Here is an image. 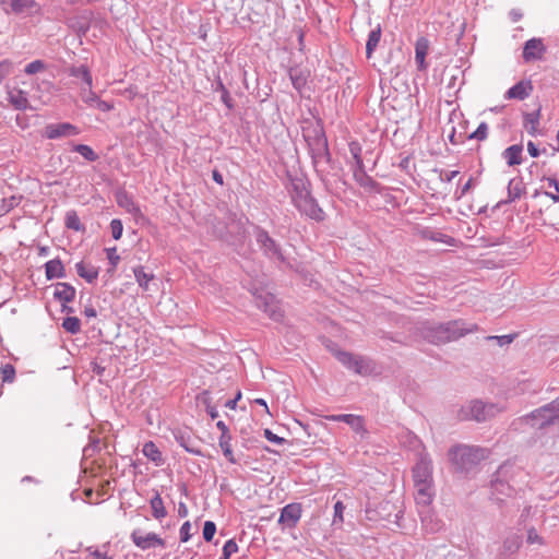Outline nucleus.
I'll return each mask as SVG.
<instances>
[{
  "instance_id": "f257e3e1",
  "label": "nucleus",
  "mask_w": 559,
  "mask_h": 559,
  "mask_svg": "<svg viewBox=\"0 0 559 559\" xmlns=\"http://www.w3.org/2000/svg\"><path fill=\"white\" fill-rule=\"evenodd\" d=\"M478 326L474 323H466L463 320H454L441 324H425L421 329V335L432 344H443L455 341L468 333L477 331Z\"/></svg>"
},
{
  "instance_id": "f03ea898",
  "label": "nucleus",
  "mask_w": 559,
  "mask_h": 559,
  "mask_svg": "<svg viewBox=\"0 0 559 559\" xmlns=\"http://www.w3.org/2000/svg\"><path fill=\"white\" fill-rule=\"evenodd\" d=\"M450 461L462 471H468L487 457V450L472 445H456L449 450Z\"/></svg>"
},
{
  "instance_id": "7ed1b4c3",
  "label": "nucleus",
  "mask_w": 559,
  "mask_h": 559,
  "mask_svg": "<svg viewBox=\"0 0 559 559\" xmlns=\"http://www.w3.org/2000/svg\"><path fill=\"white\" fill-rule=\"evenodd\" d=\"M501 411L502 407L496 404H486L479 400H474L463 405L457 416L462 420L485 421Z\"/></svg>"
},
{
  "instance_id": "20e7f679",
  "label": "nucleus",
  "mask_w": 559,
  "mask_h": 559,
  "mask_svg": "<svg viewBox=\"0 0 559 559\" xmlns=\"http://www.w3.org/2000/svg\"><path fill=\"white\" fill-rule=\"evenodd\" d=\"M309 151L312 157V162L316 167L330 162V153L328 147V140L322 129L314 130V135H305Z\"/></svg>"
},
{
  "instance_id": "39448f33",
  "label": "nucleus",
  "mask_w": 559,
  "mask_h": 559,
  "mask_svg": "<svg viewBox=\"0 0 559 559\" xmlns=\"http://www.w3.org/2000/svg\"><path fill=\"white\" fill-rule=\"evenodd\" d=\"M559 419V399L533 411L525 417L533 427L543 428Z\"/></svg>"
},
{
  "instance_id": "423d86ee",
  "label": "nucleus",
  "mask_w": 559,
  "mask_h": 559,
  "mask_svg": "<svg viewBox=\"0 0 559 559\" xmlns=\"http://www.w3.org/2000/svg\"><path fill=\"white\" fill-rule=\"evenodd\" d=\"M254 236L257 243L266 257L284 261L280 246L273 238L270 237L266 230L262 229L261 227H255Z\"/></svg>"
},
{
  "instance_id": "0eeeda50",
  "label": "nucleus",
  "mask_w": 559,
  "mask_h": 559,
  "mask_svg": "<svg viewBox=\"0 0 559 559\" xmlns=\"http://www.w3.org/2000/svg\"><path fill=\"white\" fill-rule=\"evenodd\" d=\"M336 358L348 369L354 370L358 374L366 376L372 371L371 362L360 356H355L347 352H337Z\"/></svg>"
},
{
  "instance_id": "6e6552de",
  "label": "nucleus",
  "mask_w": 559,
  "mask_h": 559,
  "mask_svg": "<svg viewBox=\"0 0 559 559\" xmlns=\"http://www.w3.org/2000/svg\"><path fill=\"white\" fill-rule=\"evenodd\" d=\"M413 481L414 484L433 483L432 461L427 453H421L413 467Z\"/></svg>"
},
{
  "instance_id": "1a4fd4ad",
  "label": "nucleus",
  "mask_w": 559,
  "mask_h": 559,
  "mask_svg": "<svg viewBox=\"0 0 559 559\" xmlns=\"http://www.w3.org/2000/svg\"><path fill=\"white\" fill-rule=\"evenodd\" d=\"M133 544L142 549L147 550L155 547H165V540L155 533H144L141 530H134L131 533Z\"/></svg>"
},
{
  "instance_id": "9d476101",
  "label": "nucleus",
  "mask_w": 559,
  "mask_h": 559,
  "mask_svg": "<svg viewBox=\"0 0 559 559\" xmlns=\"http://www.w3.org/2000/svg\"><path fill=\"white\" fill-rule=\"evenodd\" d=\"M546 51L547 47L544 44V40L542 38L534 37L525 41L522 57L526 63L540 61L543 60Z\"/></svg>"
},
{
  "instance_id": "9b49d317",
  "label": "nucleus",
  "mask_w": 559,
  "mask_h": 559,
  "mask_svg": "<svg viewBox=\"0 0 559 559\" xmlns=\"http://www.w3.org/2000/svg\"><path fill=\"white\" fill-rule=\"evenodd\" d=\"M7 13L34 14L39 11V4L35 0H1Z\"/></svg>"
},
{
  "instance_id": "f8f14e48",
  "label": "nucleus",
  "mask_w": 559,
  "mask_h": 559,
  "mask_svg": "<svg viewBox=\"0 0 559 559\" xmlns=\"http://www.w3.org/2000/svg\"><path fill=\"white\" fill-rule=\"evenodd\" d=\"M295 206L301 215H305L316 222H322L325 217L324 211L319 206L317 200L311 195V193Z\"/></svg>"
},
{
  "instance_id": "ddd939ff",
  "label": "nucleus",
  "mask_w": 559,
  "mask_h": 559,
  "mask_svg": "<svg viewBox=\"0 0 559 559\" xmlns=\"http://www.w3.org/2000/svg\"><path fill=\"white\" fill-rule=\"evenodd\" d=\"M286 189L294 205L311 193L310 183L304 177H289V182L286 186Z\"/></svg>"
},
{
  "instance_id": "4468645a",
  "label": "nucleus",
  "mask_w": 559,
  "mask_h": 559,
  "mask_svg": "<svg viewBox=\"0 0 559 559\" xmlns=\"http://www.w3.org/2000/svg\"><path fill=\"white\" fill-rule=\"evenodd\" d=\"M79 133V128L69 122L50 123L45 127L44 136L53 140L64 136H74Z\"/></svg>"
},
{
  "instance_id": "2eb2a0df",
  "label": "nucleus",
  "mask_w": 559,
  "mask_h": 559,
  "mask_svg": "<svg viewBox=\"0 0 559 559\" xmlns=\"http://www.w3.org/2000/svg\"><path fill=\"white\" fill-rule=\"evenodd\" d=\"M421 527L426 533L435 534L443 530L444 523L428 508L419 510Z\"/></svg>"
},
{
  "instance_id": "dca6fc26",
  "label": "nucleus",
  "mask_w": 559,
  "mask_h": 559,
  "mask_svg": "<svg viewBox=\"0 0 559 559\" xmlns=\"http://www.w3.org/2000/svg\"><path fill=\"white\" fill-rule=\"evenodd\" d=\"M415 501L420 508H428L435 497L433 483H418L414 484Z\"/></svg>"
},
{
  "instance_id": "f3484780",
  "label": "nucleus",
  "mask_w": 559,
  "mask_h": 559,
  "mask_svg": "<svg viewBox=\"0 0 559 559\" xmlns=\"http://www.w3.org/2000/svg\"><path fill=\"white\" fill-rule=\"evenodd\" d=\"M326 420L330 421H342L347 424L356 433H365V424L364 418L359 415L354 414H338V415H328L325 416Z\"/></svg>"
},
{
  "instance_id": "a211bd4d",
  "label": "nucleus",
  "mask_w": 559,
  "mask_h": 559,
  "mask_svg": "<svg viewBox=\"0 0 559 559\" xmlns=\"http://www.w3.org/2000/svg\"><path fill=\"white\" fill-rule=\"evenodd\" d=\"M8 102L16 110L33 109L28 102V94L20 87L8 88Z\"/></svg>"
},
{
  "instance_id": "6ab92c4d",
  "label": "nucleus",
  "mask_w": 559,
  "mask_h": 559,
  "mask_svg": "<svg viewBox=\"0 0 559 559\" xmlns=\"http://www.w3.org/2000/svg\"><path fill=\"white\" fill-rule=\"evenodd\" d=\"M301 518V506L299 503H290L285 506L278 519V523L288 527H294Z\"/></svg>"
},
{
  "instance_id": "aec40b11",
  "label": "nucleus",
  "mask_w": 559,
  "mask_h": 559,
  "mask_svg": "<svg viewBox=\"0 0 559 559\" xmlns=\"http://www.w3.org/2000/svg\"><path fill=\"white\" fill-rule=\"evenodd\" d=\"M353 177L355 181L362 188L369 190V191H378V182L374 181L365 170V165H361L360 167H353Z\"/></svg>"
},
{
  "instance_id": "412c9836",
  "label": "nucleus",
  "mask_w": 559,
  "mask_h": 559,
  "mask_svg": "<svg viewBox=\"0 0 559 559\" xmlns=\"http://www.w3.org/2000/svg\"><path fill=\"white\" fill-rule=\"evenodd\" d=\"M525 193V185L521 177L512 178L508 183V198L501 203L508 204L519 200Z\"/></svg>"
},
{
  "instance_id": "4be33fe9",
  "label": "nucleus",
  "mask_w": 559,
  "mask_h": 559,
  "mask_svg": "<svg viewBox=\"0 0 559 559\" xmlns=\"http://www.w3.org/2000/svg\"><path fill=\"white\" fill-rule=\"evenodd\" d=\"M429 51V40L426 37H419L415 44V61L418 70H426V56Z\"/></svg>"
},
{
  "instance_id": "5701e85b",
  "label": "nucleus",
  "mask_w": 559,
  "mask_h": 559,
  "mask_svg": "<svg viewBox=\"0 0 559 559\" xmlns=\"http://www.w3.org/2000/svg\"><path fill=\"white\" fill-rule=\"evenodd\" d=\"M533 87L530 82L521 81L510 87L506 94L508 99H520L523 100L530 96Z\"/></svg>"
},
{
  "instance_id": "b1692460",
  "label": "nucleus",
  "mask_w": 559,
  "mask_h": 559,
  "mask_svg": "<svg viewBox=\"0 0 559 559\" xmlns=\"http://www.w3.org/2000/svg\"><path fill=\"white\" fill-rule=\"evenodd\" d=\"M53 297L62 304L70 302L75 297V288L68 283H57Z\"/></svg>"
},
{
  "instance_id": "393cba45",
  "label": "nucleus",
  "mask_w": 559,
  "mask_h": 559,
  "mask_svg": "<svg viewBox=\"0 0 559 559\" xmlns=\"http://www.w3.org/2000/svg\"><path fill=\"white\" fill-rule=\"evenodd\" d=\"M47 280L62 278L66 276L64 266L60 259H52L45 263Z\"/></svg>"
},
{
  "instance_id": "a878e982",
  "label": "nucleus",
  "mask_w": 559,
  "mask_h": 559,
  "mask_svg": "<svg viewBox=\"0 0 559 559\" xmlns=\"http://www.w3.org/2000/svg\"><path fill=\"white\" fill-rule=\"evenodd\" d=\"M142 453L146 459L153 462L155 466H162L164 464L163 454L153 441L144 443Z\"/></svg>"
},
{
  "instance_id": "bb28decb",
  "label": "nucleus",
  "mask_w": 559,
  "mask_h": 559,
  "mask_svg": "<svg viewBox=\"0 0 559 559\" xmlns=\"http://www.w3.org/2000/svg\"><path fill=\"white\" fill-rule=\"evenodd\" d=\"M522 152H523L522 145L514 144V145L507 147L503 151L502 156L506 159L508 166H516L522 163Z\"/></svg>"
},
{
  "instance_id": "cd10ccee",
  "label": "nucleus",
  "mask_w": 559,
  "mask_h": 559,
  "mask_svg": "<svg viewBox=\"0 0 559 559\" xmlns=\"http://www.w3.org/2000/svg\"><path fill=\"white\" fill-rule=\"evenodd\" d=\"M257 305L259 308H262L264 310V312H266L269 314V317L272 318L273 320H275V321L281 320L282 313H281L278 307L276 306V304L274 302V298L272 296H266L263 299V302L259 298Z\"/></svg>"
},
{
  "instance_id": "c85d7f7f",
  "label": "nucleus",
  "mask_w": 559,
  "mask_h": 559,
  "mask_svg": "<svg viewBox=\"0 0 559 559\" xmlns=\"http://www.w3.org/2000/svg\"><path fill=\"white\" fill-rule=\"evenodd\" d=\"M117 203L120 207L124 209L128 213H130L134 216L141 213L138 204L126 192H120L117 195Z\"/></svg>"
},
{
  "instance_id": "c756f323",
  "label": "nucleus",
  "mask_w": 559,
  "mask_h": 559,
  "mask_svg": "<svg viewBox=\"0 0 559 559\" xmlns=\"http://www.w3.org/2000/svg\"><path fill=\"white\" fill-rule=\"evenodd\" d=\"M75 269L78 274L87 283H93L98 277V270L93 265L85 264L84 262H79L75 264Z\"/></svg>"
},
{
  "instance_id": "7c9ffc66",
  "label": "nucleus",
  "mask_w": 559,
  "mask_h": 559,
  "mask_svg": "<svg viewBox=\"0 0 559 559\" xmlns=\"http://www.w3.org/2000/svg\"><path fill=\"white\" fill-rule=\"evenodd\" d=\"M521 543L522 538L518 534L507 536L502 544V555L510 556L515 554L519 550Z\"/></svg>"
},
{
  "instance_id": "2f4dec72",
  "label": "nucleus",
  "mask_w": 559,
  "mask_h": 559,
  "mask_svg": "<svg viewBox=\"0 0 559 559\" xmlns=\"http://www.w3.org/2000/svg\"><path fill=\"white\" fill-rule=\"evenodd\" d=\"M150 506L152 509V515L156 520H162L167 515L164 501L158 492H155L154 497H152V499L150 500Z\"/></svg>"
},
{
  "instance_id": "473e14b6",
  "label": "nucleus",
  "mask_w": 559,
  "mask_h": 559,
  "mask_svg": "<svg viewBox=\"0 0 559 559\" xmlns=\"http://www.w3.org/2000/svg\"><path fill=\"white\" fill-rule=\"evenodd\" d=\"M540 112L539 110L526 112L524 115L523 126L527 133L535 135L539 126Z\"/></svg>"
},
{
  "instance_id": "72a5a7b5",
  "label": "nucleus",
  "mask_w": 559,
  "mask_h": 559,
  "mask_svg": "<svg viewBox=\"0 0 559 559\" xmlns=\"http://www.w3.org/2000/svg\"><path fill=\"white\" fill-rule=\"evenodd\" d=\"M381 38V27L378 25L374 29H372L367 39L366 44V57L370 59L372 57L373 51L379 45Z\"/></svg>"
},
{
  "instance_id": "f704fd0d",
  "label": "nucleus",
  "mask_w": 559,
  "mask_h": 559,
  "mask_svg": "<svg viewBox=\"0 0 559 559\" xmlns=\"http://www.w3.org/2000/svg\"><path fill=\"white\" fill-rule=\"evenodd\" d=\"M69 74L71 76L81 79L86 84L87 87H92L93 78H92V74L86 66L72 67L69 70Z\"/></svg>"
},
{
  "instance_id": "c9c22d12",
  "label": "nucleus",
  "mask_w": 559,
  "mask_h": 559,
  "mask_svg": "<svg viewBox=\"0 0 559 559\" xmlns=\"http://www.w3.org/2000/svg\"><path fill=\"white\" fill-rule=\"evenodd\" d=\"M348 150H349V153H350V156L353 159V160L348 162V164L350 165V168L357 167V166L360 167L361 165H365L362 157H361L362 148L358 141L349 142Z\"/></svg>"
},
{
  "instance_id": "e433bc0d",
  "label": "nucleus",
  "mask_w": 559,
  "mask_h": 559,
  "mask_svg": "<svg viewBox=\"0 0 559 559\" xmlns=\"http://www.w3.org/2000/svg\"><path fill=\"white\" fill-rule=\"evenodd\" d=\"M133 273L139 286L144 290H148V283L154 278V274L145 272L143 266L135 267Z\"/></svg>"
},
{
  "instance_id": "4c0bfd02",
  "label": "nucleus",
  "mask_w": 559,
  "mask_h": 559,
  "mask_svg": "<svg viewBox=\"0 0 559 559\" xmlns=\"http://www.w3.org/2000/svg\"><path fill=\"white\" fill-rule=\"evenodd\" d=\"M218 444L223 451L224 456L228 460L229 463L236 464L237 461L234 456L231 449V435L230 436H221L218 439Z\"/></svg>"
},
{
  "instance_id": "58836bf2",
  "label": "nucleus",
  "mask_w": 559,
  "mask_h": 559,
  "mask_svg": "<svg viewBox=\"0 0 559 559\" xmlns=\"http://www.w3.org/2000/svg\"><path fill=\"white\" fill-rule=\"evenodd\" d=\"M64 224L67 228L73 229L75 231H81L84 229V226L82 225L80 217L78 216L75 211H68L66 213L64 217Z\"/></svg>"
},
{
  "instance_id": "ea45409f",
  "label": "nucleus",
  "mask_w": 559,
  "mask_h": 559,
  "mask_svg": "<svg viewBox=\"0 0 559 559\" xmlns=\"http://www.w3.org/2000/svg\"><path fill=\"white\" fill-rule=\"evenodd\" d=\"M72 150L81 154L88 162H95L98 158L97 154L88 145L75 144Z\"/></svg>"
},
{
  "instance_id": "a19ab883",
  "label": "nucleus",
  "mask_w": 559,
  "mask_h": 559,
  "mask_svg": "<svg viewBox=\"0 0 559 559\" xmlns=\"http://www.w3.org/2000/svg\"><path fill=\"white\" fill-rule=\"evenodd\" d=\"M62 328L71 334H76L80 332L81 321L76 317H67L62 322Z\"/></svg>"
},
{
  "instance_id": "79ce46f5",
  "label": "nucleus",
  "mask_w": 559,
  "mask_h": 559,
  "mask_svg": "<svg viewBox=\"0 0 559 559\" xmlns=\"http://www.w3.org/2000/svg\"><path fill=\"white\" fill-rule=\"evenodd\" d=\"M1 379L3 382H13L15 379V368L11 364H4L0 367Z\"/></svg>"
},
{
  "instance_id": "37998d69",
  "label": "nucleus",
  "mask_w": 559,
  "mask_h": 559,
  "mask_svg": "<svg viewBox=\"0 0 559 559\" xmlns=\"http://www.w3.org/2000/svg\"><path fill=\"white\" fill-rule=\"evenodd\" d=\"M548 188H554L556 193L545 192V195L550 198L554 202H559V181L556 178H546Z\"/></svg>"
},
{
  "instance_id": "c03bdc74",
  "label": "nucleus",
  "mask_w": 559,
  "mask_h": 559,
  "mask_svg": "<svg viewBox=\"0 0 559 559\" xmlns=\"http://www.w3.org/2000/svg\"><path fill=\"white\" fill-rule=\"evenodd\" d=\"M46 69V64L41 60H34L29 62L25 68L24 72L28 75L36 74L40 71H44Z\"/></svg>"
},
{
  "instance_id": "a18cd8bd",
  "label": "nucleus",
  "mask_w": 559,
  "mask_h": 559,
  "mask_svg": "<svg viewBox=\"0 0 559 559\" xmlns=\"http://www.w3.org/2000/svg\"><path fill=\"white\" fill-rule=\"evenodd\" d=\"M345 506L342 501H337L334 504V515H333V525H342L344 522V513Z\"/></svg>"
},
{
  "instance_id": "49530a36",
  "label": "nucleus",
  "mask_w": 559,
  "mask_h": 559,
  "mask_svg": "<svg viewBox=\"0 0 559 559\" xmlns=\"http://www.w3.org/2000/svg\"><path fill=\"white\" fill-rule=\"evenodd\" d=\"M492 490H493V495L496 496V499L501 500L497 495L500 492L510 495L512 491V488L508 484L497 480L492 484Z\"/></svg>"
},
{
  "instance_id": "de8ad7c7",
  "label": "nucleus",
  "mask_w": 559,
  "mask_h": 559,
  "mask_svg": "<svg viewBox=\"0 0 559 559\" xmlns=\"http://www.w3.org/2000/svg\"><path fill=\"white\" fill-rule=\"evenodd\" d=\"M80 96H81V99L82 102L86 105V106H91L92 103H94L96 100V98L98 97L93 91H92V87H86V88H82L81 90V93H80Z\"/></svg>"
},
{
  "instance_id": "09e8293b",
  "label": "nucleus",
  "mask_w": 559,
  "mask_h": 559,
  "mask_svg": "<svg viewBox=\"0 0 559 559\" xmlns=\"http://www.w3.org/2000/svg\"><path fill=\"white\" fill-rule=\"evenodd\" d=\"M289 76H290L294 87L298 91H301V88L306 85V78L301 73H298L295 70H292L289 72Z\"/></svg>"
},
{
  "instance_id": "8fccbe9b",
  "label": "nucleus",
  "mask_w": 559,
  "mask_h": 559,
  "mask_svg": "<svg viewBox=\"0 0 559 559\" xmlns=\"http://www.w3.org/2000/svg\"><path fill=\"white\" fill-rule=\"evenodd\" d=\"M110 230H111L112 238L115 240H119L121 238L122 231H123L122 222L118 218L112 219L110 222Z\"/></svg>"
},
{
  "instance_id": "3c124183",
  "label": "nucleus",
  "mask_w": 559,
  "mask_h": 559,
  "mask_svg": "<svg viewBox=\"0 0 559 559\" xmlns=\"http://www.w3.org/2000/svg\"><path fill=\"white\" fill-rule=\"evenodd\" d=\"M488 135V124L486 122H481L478 128L469 135V139H475L478 141H483Z\"/></svg>"
},
{
  "instance_id": "603ef678",
  "label": "nucleus",
  "mask_w": 559,
  "mask_h": 559,
  "mask_svg": "<svg viewBox=\"0 0 559 559\" xmlns=\"http://www.w3.org/2000/svg\"><path fill=\"white\" fill-rule=\"evenodd\" d=\"M216 525L212 521H206L203 526V538L206 542H211L215 535Z\"/></svg>"
},
{
  "instance_id": "864d4df0",
  "label": "nucleus",
  "mask_w": 559,
  "mask_h": 559,
  "mask_svg": "<svg viewBox=\"0 0 559 559\" xmlns=\"http://www.w3.org/2000/svg\"><path fill=\"white\" fill-rule=\"evenodd\" d=\"M217 90L221 92V100L226 105L228 109L233 108V99L229 92L222 82L218 83Z\"/></svg>"
},
{
  "instance_id": "5fc2aeb1",
  "label": "nucleus",
  "mask_w": 559,
  "mask_h": 559,
  "mask_svg": "<svg viewBox=\"0 0 559 559\" xmlns=\"http://www.w3.org/2000/svg\"><path fill=\"white\" fill-rule=\"evenodd\" d=\"M238 551V545L234 539H228L224 547H223V557H226L227 559L230 558V556Z\"/></svg>"
},
{
  "instance_id": "6e6d98bb",
  "label": "nucleus",
  "mask_w": 559,
  "mask_h": 559,
  "mask_svg": "<svg viewBox=\"0 0 559 559\" xmlns=\"http://www.w3.org/2000/svg\"><path fill=\"white\" fill-rule=\"evenodd\" d=\"M191 528H192V526H191L189 521L185 522L181 525L179 533H180V540L182 543H187L190 539V537H191Z\"/></svg>"
},
{
  "instance_id": "4d7b16f0",
  "label": "nucleus",
  "mask_w": 559,
  "mask_h": 559,
  "mask_svg": "<svg viewBox=\"0 0 559 559\" xmlns=\"http://www.w3.org/2000/svg\"><path fill=\"white\" fill-rule=\"evenodd\" d=\"M12 70V62L9 60H3L0 62V83L5 79Z\"/></svg>"
},
{
  "instance_id": "13d9d810",
  "label": "nucleus",
  "mask_w": 559,
  "mask_h": 559,
  "mask_svg": "<svg viewBox=\"0 0 559 559\" xmlns=\"http://www.w3.org/2000/svg\"><path fill=\"white\" fill-rule=\"evenodd\" d=\"M106 253H107V259H108L109 263L112 265V267H116L120 260V257L117 253L116 247L107 248Z\"/></svg>"
},
{
  "instance_id": "bf43d9fd",
  "label": "nucleus",
  "mask_w": 559,
  "mask_h": 559,
  "mask_svg": "<svg viewBox=\"0 0 559 559\" xmlns=\"http://www.w3.org/2000/svg\"><path fill=\"white\" fill-rule=\"evenodd\" d=\"M527 543L528 544H542V537L538 535L537 531L535 528H530L527 531Z\"/></svg>"
},
{
  "instance_id": "052dcab7",
  "label": "nucleus",
  "mask_w": 559,
  "mask_h": 559,
  "mask_svg": "<svg viewBox=\"0 0 559 559\" xmlns=\"http://www.w3.org/2000/svg\"><path fill=\"white\" fill-rule=\"evenodd\" d=\"M264 437L272 443L275 444H282L285 442V439L282 437H278L277 435L273 433L270 429L264 430Z\"/></svg>"
},
{
  "instance_id": "680f3d73",
  "label": "nucleus",
  "mask_w": 559,
  "mask_h": 559,
  "mask_svg": "<svg viewBox=\"0 0 559 559\" xmlns=\"http://www.w3.org/2000/svg\"><path fill=\"white\" fill-rule=\"evenodd\" d=\"M460 174L459 170H451V171H440V179L445 182H451L457 175Z\"/></svg>"
},
{
  "instance_id": "e2e57ef3",
  "label": "nucleus",
  "mask_w": 559,
  "mask_h": 559,
  "mask_svg": "<svg viewBox=\"0 0 559 559\" xmlns=\"http://www.w3.org/2000/svg\"><path fill=\"white\" fill-rule=\"evenodd\" d=\"M19 200H20V198H16V197H11L9 200L3 199L2 200L3 210L5 212H9L10 210H12L14 206H16L19 204Z\"/></svg>"
},
{
  "instance_id": "0e129e2a",
  "label": "nucleus",
  "mask_w": 559,
  "mask_h": 559,
  "mask_svg": "<svg viewBox=\"0 0 559 559\" xmlns=\"http://www.w3.org/2000/svg\"><path fill=\"white\" fill-rule=\"evenodd\" d=\"M473 187V178H471L459 192H456V199L463 198Z\"/></svg>"
},
{
  "instance_id": "69168bd1",
  "label": "nucleus",
  "mask_w": 559,
  "mask_h": 559,
  "mask_svg": "<svg viewBox=\"0 0 559 559\" xmlns=\"http://www.w3.org/2000/svg\"><path fill=\"white\" fill-rule=\"evenodd\" d=\"M97 109L99 111L107 112V111H110L114 109V105L111 103L100 99V102L98 103Z\"/></svg>"
},
{
  "instance_id": "338daca9",
  "label": "nucleus",
  "mask_w": 559,
  "mask_h": 559,
  "mask_svg": "<svg viewBox=\"0 0 559 559\" xmlns=\"http://www.w3.org/2000/svg\"><path fill=\"white\" fill-rule=\"evenodd\" d=\"M217 429L222 432L221 436H230L227 425L223 420L216 423Z\"/></svg>"
},
{
  "instance_id": "774afa93",
  "label": "nucleus",
  "mask_w": 559,
  "mask_h": 559,
  "mask_svg": "<svg viewBox=\"0 0 559 559\" xmlns=\"http://www.w3.org/2000/svg\"><path fill=\"white\" fill-rule=\"evenodd\" d=\"M527 151L532 157L539 156V150L536 147V145L532 141H530L527 143Z\"/></svg>"
}]
</instances>
